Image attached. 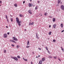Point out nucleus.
Instances as JSON below:
<instances>
[{"mask_svg": "<svg viewBox=\"0 0 64 64\" xmlns=\"http://www.w3.org/2000/svg\"><path fill=\"white\" fill-rule=\"evenodd\" d=\"M7 34L8 35H9V34H10V33H9V32H8Z\"/></svg>", "mask_w": 64, "mask_h": 64, "instance_id": "obj_44", "label": "nucleus"}, {"mask_svg": "<svg viewBox=\"0 0 64 64\" xmlns=\"http://www.w3.org/2000/svg\"><path fill=\"white\" fill-rule=\"evenodd\" d=\"M62 51H63V52H64V49H62Z\"/></svg>", "mask_w": 64, "mask_h": 64, "instance_id": "obj_35", "label": "nucleus"}, {"mask_svg": "<svg viewBox=\"0 0 64 64\" xmlns=\"http://www.w3.org/2000/svg\"><path fill=\"white\" fill-rule=\"evenodd\" d=\"M12 41H13V40H10V42H12Z\"/></svg>", "mask_w": 64, "mask_h": 64, "instance_id": "obj_37", "label": "nucleus"}, {"mask_svg": "<svg viewBox=\"0 0 64 64\" xmlns=\"http://www.w3.org/2000/svg\"><path fill=\"white\" fill-rule=\"evenodd\" d=\"M10 16H11V17H12V15H10Z\"/></svg>", "mask_w": 64, "mask_h": 64, "instance_id": "obj_56", "label": "nucleus"}, {"mask_svg": "<svg viewBox=\"0 0 64 64\" xmlns=\"http://www.w3.org/2000/svg\"><path fill=\"white\" fill-rule=\"evenodd\" d=\"M46 50H48V48H47V47H46Z\"/></svg>", "mask_w": 64, "mask_h": 64, "instance_id": "obj_34", "label": "nucleus"}, {"mask_svg": "<svg viewBox=\"0 0 64 64\" xmlns=\"http://www.w3.org/2000/svg\"><path fill=\"white\" fill-rule=\"evenodd\" d=\"M28 12L29 13H30V14H32V12H31V10H28Z\"/></svg>", "mask_w": 64, "mask_h": 64, "instance_id": "obj_8", "label": "nucleus"}, {"mask_svg": "<svg viewBox=\"0 0 64 64\" xmlns=\"http://www.w3.org/2000/svg\"><path fill=\"white\" fill-rule=\"evenodd\" d=\"M38 8V6H36L35 7V9L36 10H37V8Z\"/></svg>", "mask_w": 64, "mask_h": 64, "instance_id": "obj_22", "label": "nucleus"}, {"mask_svg": "<svg viewBox=\"0 0 64 64\" xmlns=\"http://www.w3.org/2000/svg\"><path fill=\"white\" fill-rule=\"evenodd\" d=\"M30 45V44H29V40H28V41L27 46H28V45Z\"/></svg>", "mask_w": 64, "mask_h": 64, "instance_id": "obj_12", "label": "nucleus"}, {"mask_svg": "<svg viewBox=\"0 0 64 64\" xmlns=\"http://www.w3.org/2000/svg\"><path fill=\"white\" fill-rule=\"evenodd\" d=\"M25 3V1H24L23 2V4H24Z\"/></svg>", "mask_w": 64, "mask_h": 64, "instance_id": "obj_38", "label": "nucleus"}, {"mask_svg": "<svg viewBox=\"0 0 64 64\" xmlns=\"http://www.w3.org/2000/svg\"><path fill=\"white\" fill-rule=\"evenodd\" d=\"M60 8L62 10H64V7L63 5H62L60 7Z\"/></svg>", "mask_w": 64, "mask_h": 64, "instance_id": "obj_3", "label": "nucleus"}, {"mask_svg": "<svg viewBox=\"0 0 64 64\" xmlns=\"http://www.w3.org/2000/svg\"><path fill=\"white\" fill-rule=\"evenodd\" d=\"M55 20H55V18H53V22H55Z\"/></svg>", "mask_w": 64, "mask_h": 64, "instance_id": "obj_14", "label": "nucleus"}, {"mask_svg": "<svg viewBox=\"0 0 64 64\" xmlns=\"http://www.w3.org/2000/svg\"><path fill=\"white\" fill-rule=\"evenodd\" d=\"M0 6H1V5H0Z\"/></svg>", "mask_w": 64, "mask_h": 64, "instance_id": "obj_63", "label": "nucleus"}, {"mask_svg": "<svg viewBox=\"0 0 64 64\" xmlns=\"http://www.w3.org/2000/svg\"><path fill=\"white\" fill-rule=\"evenodd\" d=\"M7 21L8 22H9V20H8V19H7Z\"/></svg>", "mask_w": 64, "mask_h": 64, "instance_id": "obj_43", "label": "nucleus"}, {"mask_svg": "<svg viewBox=\"0 0 64 64\" xmlns=\"http://www.w3.org/2000/svg\"><path fill=\"white\" fill-rule=\"evenodd\" d=\"M53 42H55V40H53Z\"/></svg>", "mask_w": 64, "mask_h": 64, "instance_id": "obj_39", "label": "nucleus"}, {"mask_svg": "<svg viewBox=\"0 0 64 64\" xmlns=\"http://www.w3.org/2000/svg\"><path fill=\"white\" fill-rule=\"evenodd\" d=\"M23 59L24 60H25V58H23Z\"/></svg>", "mask_w": 64, "mask_h": 64, "instance_id": "obj_50", "label": "nucleus"}, {"mask_svg": "<svg viewBox=\"0 0 64 64\" xmlns=\"http://www.w3.org/2000/svg\"><path fill=\"white\" fill-rule=\"evenodd\" d=\"M49 28H50V27H51V26L50 25L49 26Z\"/></svg>", "mask_w": 64, "mask_h": 64, "instance_id": "obj_48", "label": "nucleus"}, {"mask_svg": "<svg viewBox=\"0 0 64 64\" xmlns=\"http://www.w3.org/2000/svg\"><path fill=\"white\" fill-rule=\"evenodd\" d=\"M34 6H35V5L34 4L33 5V7H34Z\"/></svg>", "mask_w": 64, "mask_h": 64, "instance_id": "obj_52", "label": "nucleus"}, {"mask_svg": "<svg viewBox=\"0 0 64 64\" xmlns=\"http://www.w3.org/2000/svg\"><path fill=\"white\" fill-rule=\"evenodd\" d=\"M32 54H34V52H32Z\"/></svg>", "mask_w": 64, "mask_h": 64, "instance_id": "obj_58", "label": "nucleus"}, {"mask_svg": "<svg viewBox=\"0 0 64 64\" xmlns=\"http://www.w3.org/2000/svg\"><path fill=\"white\" fill-rule=\"evenodd\" d=\"M46 15H47V13H45L44 14V15H45V16H46Z\"/></svg>", "mask_w": 64, "mask_h": 64, "instance_id": "obj_29", "label": "nucleus"}, {"mask_svg": "<svg viewBox=\"0 0 64 64\" xmlns=\"http://www.w3.org/2000/svg\"><path fill=\"white\" fill-rule=\"evenodd\" d=\"M62 2H60V4H62Z\"/></svg>", "mask_w": 64, "mask_h": 64, "instance_id": "obj_59", "label": "nucleus"}, {"mask_svg": "<svg viewBox=\"0 0 64 64\" xmlns=\"http://www.w3.org/2000/svg\"><path fill=\"white\" fill-rule=\"evenodd\" d=\"M6 19H7L8 17H7V15H6Z\"/></svg>", "mask_w": 64, "mask_h": 64, "instance_id": "obj_31", "label": "nucleus"}, {"mask_svg": "<svg viewBox=\"0 0 64 64\" xmlns=\"http://www.w3.org/2000/svg\"><path fill=\"white\" fill-rule=\"evenodd\" d=\"M40 55H38V57H40Z\"/></svg>", "mask_w": 64, "mask_h": 64, "instance_id": "obj_61", "label": "nucleus"}, {"mask_svg": "<svg viewBox=\"0 0 64 64\" xmlns=\"http://www.w3.org/2000/svg\"><path fill=\"white\" fill-rule=\"evenodd\" d=\"M12 59H15V57H12Z\"/></svg>", "mask_w": 64, "mask_h": 64, "instance_id": "obj_33", "label": "nucleus"}, {"mask_svg": "<svg viewBox=\"0 0 64 64\" xmlns=\"http://www.w3.org/2000/svg\"><path fill=\"white\" fill-rule=\"evenodd\" d=\"M50 18H51V16H50Z\"/></svg>", "mask_w": 64, "mask_h": 64, "instance_id": "obj_64", "label": "nucleus"}, {"mask_svg": "<svg viewBox=\"0 0 64 64\" xmlns=\"http://www.w3.org/2000/svg\"><path fill=\"white\" fill-rule=\"evenodd\" d=\"M14 6L16 7H17V4H14Z\"/></svg>", "mask_w": 64, "mask_h": 64, "instance_id": "obj_16", "label": "nucleus"}, {"mask_svg": "<svg viewBox=\"0 0 64 64\" xmlns=\"http://www.w3.org/2000/svg\"><path fill=\"white\" fill-rule=\"evenodd\" d=\"M20 47V46H18V45H17L16 46V48H19V47Z\"/></svg>", "mask_w": 64, "mask_h": 64, "instance_id": "obj_25", "label": "nucleus"}, {"mask_svg": "<svg viewBox=\"0 0 64 64\" xmlns=\"http://www.w3.org/2000/svg\"><path fill=\"white\" fill-rule=\"evenodd\" d=\"M31 25H34V22H32V23L31 24Z\"/></svg>", "mask_w": 64, "mask_h": 64, "instance_id": "obj_26", "label": "nucleus"}, {"mask_svg": "<svg viewBox=\"0 0 64 64\" xmlns=\"http://www.w3.org/2000/svg\"><path fill=\"white\" fill-rule=\"evenodd\" d=\"M16 23H18V22H19V18H18V17H17L16 18Z\"/></svg>", "mask_w": 64, "mask_h": 64, "instance_id": "obj_5", "label": "nucleus"}, {"mask_svg": "<svg viewBox=\"0 0 64 64\" xmlns=\"http://www.w3.org/2000/svg\"><path fill=\"white\" fill-rule=\"evenodd\" d=\"M2 3V1H0V3Z\"/></svg>", "mask_w": 64, "mask_h": 64, "instance_id": "obj_47", "label": "nucleus"}, {"mask_svg": "<svg viewBox=\"0 0 64 64\" xmlns=\"http://www.w3.org/2000/svg\"><path fill=\"white\" fill-rule=\"evenodd\" d=\"M31 22H30V23H29V25H31Z\"/></svg>", "mask_w": 64, "mask_h": 64, "instance_id": "obj_40", "label": "nucleus"}, {"mask_svg": "<svg viewBox=\"0 0 64 64\" xmlns=\"http://www.w3.org/2000/svg\"><path fill=\"white\" fill-rule=\"evenodd\" d=\"M12 46L13 47H14V45L13 44H12Z\"/></svg>", "mask_w": 64, "mask_h": 64, "instance_id": "obj_36", "label": "nucleus"}, {"mask_svg": "<svg viewBox=\"0 0 64 64\" xmlns=\"http://www.w3.org/2000/svg\"><path fill=\"white\" fill-rule=\"evenodd\" d=\"M10 20H11V22L13 21V18H10Z\"/></svg>", "mask_w": 64, "mask_h": 64, "instance_id": "obj_21", "label": "nucleus"}, {"mask_svg": "<svg viewBox=\"0 0 64 64\" xmlns=\"http://www.w3.org/2000/svg\"><path fill=\"white\" fill-rule=\"evenodd\" d=\"M28 5H29V7H31V6H33V4H30L29 3L28 4Z\"/></svg>", "mask_w": 64, "mask_h": 64, "instance_id": "obj_7", "label": "nucleus"}, {"mask_svg": "<svg viewBox=\"0 0 64 64\" xmlns=\"http://www.w3.org/2000/svg\"><path fill=\"white\" fill-rule=\"evenodd\" d=\"M36 58H38V56H36Z\"/></svg>", "mask_w": 64, "mask_h": 64, "instance_id": "obj_55", "label": "nucleus"}, {"mask_svg": "<svg viewBox=\"0 0 64 64\" xmlns=\"http://www.w3.org/2000/svg\"><path fill=\"white\" fill-rule=\"evenodd\" d=\"M24 61H28V60L26 59H24Z\"/></svg>", "mask_w": 64, "mask_h": 64, "instance_id": "obj_30", "label": "nucleus"}, {"mask_svg": "<svg viewBox=\"0 0 64 64\" xmlns=\"http://www.w3.org/2000/svg\"><path fill=\"white\" fill-rule=\"evenodd\" d=\"M48 50V52L49 53V54H50V52H49V50Z\"/></svg>", "mask_w": 64, "mask_h": 64, "instance_id": "obj_46", "label": "nucleus"}, {"mask_svg": "<svg viewBox=\"0 0 64 64\" xmlns=\"http://www.w3.org/2000/svg\"><path fill=\"white\" fill-rule=\"evenodd\" d=\"M54 59H56V57H54Z\"/></svg>", "mask_w": 64, "mask_h": 64, "instance_id": "obj_42", "label": "nucleus"}, {"mask_svg": "<svg viewBox=\"0 0 64 64\" xmlns=\"http://www.w3.org/2000/svg\"><path fill=\"white\" fill-rule=\"evenodd\" d=\"M61 49H63V48L62 47H61Z\"/></svg>", "mask_w": 64, "mask_h": 64, "instance_id": "obj_51", "label": "nucleus"}, {"mask_svg": "<svg viewBox=\"0 0 64 64\" xmlns=\"http://www.w3.org/2000/svg\"><path fill=\"white\" fill-rule=\"evenodd\" d=\"M6 28H8V26H6Z\"/></svg>", "mask_w": 64, "mask_h": 64, "instance_id": "obj_60", "label": "nucleus"}, {"mask_svg": "<svg viewBox=\"0 0 64 64\" xmlns=\"http://www.w3.org/2000/svg\"><path fill=\"white\" fill-rule=\"evenodd\" d=\"M14 58L15 59H14V60H16V61H18V58H17L15 57Z\"/></svg>", "mask_w": 64, "mask_h": 64, "instance_id": "obj_11", "label": "nucleus"}, {"mask_svg": "<svg viewBox=\"0 0 64 64\" xmlns=\"http://www.w3.org/2000/svg\"><path fill=\"white\" fill-rule=\"evenodd\" d=\"M51 33H52V32H50L48 34L50 35H51Z\"/></svg>", "mask_w": 64, "mask_h": 64, "instance_id": "obj_20", "label": "nucleus"}, {"mask_svg": "<svg viewBox=\"0 0 64 64\" xmlns=\"http://www.w3.org/2000/svg\"><path fill=\"white\" fill-rule=\"evenodd\" d=\"M63 24H60V26H61V27H62V28H63Z\"/></svg>", "mask_w": 64, "mask_h": 64, "instance_id": "obj_18", "label": "nucleus"}, {"mask_svg": "<svg viewBox=\"0 0 64 64\" xmlns=\"http://www.w3.org/2000/svg\"><path fill=\"white\" fill-rule=\"evenodd\" d=\"M31 64H33V63H32V62H31Z\"/></svg>", "mask_w": 64, "mask_h": 64, "instance_id": "obj_54", "label": "nucleus"}, {"mask_svg": "<svg viewBox=\"0 0 64 64\" xmlns=\"http://www.w3.org/2000/svg\"><path fill=\"white\" fill-rule=\"evenodd\" d=\"M48 58H53V57H52V56H48Z\"/></svg>", "mask_w": 64, "mask_h": 64, "instance_id": "obj_17", "label": "nucleus"}, {"mask_svg": "<svg viewBox=\"0 0 64 64\" xmlns=\"http://www.w3.org/2000/svg\"><path fill=\"white\" fill-rule=\"evenodd\" d=\"M20 17H22V15L21 14H20Z\"/></svg>", "mask_w": 64, "mask_h": 64, "instance_id": "obj_28", "label": "nucleus"}, {"mask_svg": "<svg viewBox=\"0 0 64 64\" xmlns=\"http://www.w3.org/2000/svg\"><path fill=\"white\" fill-rule=\"evenodd\" d=\"M12 42H14V43H16V42H15V41H14V40H12Z\"/></svg>", "mask_w": 64, "mask_h": 64, "instance_id": "obj_24", "label": "nucleus"}, {"mask_svg": "<svg viewBox=\"0 0 64 64\" xmlns=\"http://www.w3.org/2000/svg\"><path fill=\"white\" fill-rule=\"evenodd\" d=\"M21 20L19 21V20L18 21V24L19 25V26H21Z\"/></svg>", "mask_w": 64, "mask_h": 64, "instance_id": "obj_2", "label": "nucleus"}, {"mask_svg": "<svg viewBox=\"0 0 64 64\" xmlns=\"http://www.w3.org/2000/svg\"><path fill=\"white\" fill-rule=\"evenodd\" d=\"M45 60V58H42V61H44Z\"/></svg>", "mask_w": 64, "mask_h": 64, "instance_id": "obj_13", "label": "nucleus"}, {"mask_svg": "<svg viewBox=\"0 0 64 64\" xmlns=\"http://www.w3.org/2000/svg\"><path fill=\"white\" fill-rule=\"evenodd\" d=\"M42 63V60L40 61L39 62V64H41Z\"/></svg>", "mask_w": 64, "mask_h": 64, "instance_id": "obj_10", "label": "nucleus"}, {"mask_svg": "<svg viewBox=\"0 0 64 64\" xmlns=\"http://www.w3.org/2000/svg\"><path fill=\"white\" fill-rule=\"evenodd\" d=\"M24 31H26V29H25Z\"/></svg>", "mask_w": 64, "mask_h": 64, "instance_id": "obj_49", "label": "nucleus"}, {"mask_svg": "<svg viewBox=\"0 0 64 64\" xmlns=\"http://www.w3.org/2000/svg\"><path fill=\"white\" fill-rule=\"evenodd\" d=\"M36 38H37V39H39V38L38 36V33H37L36 34Z\"/></svg>", "mask_w": 64, "mask_h": 64, "instance_id": "obj_6", "label": "nucleus"}, {"mask_svg": "<svg viewBox=\"0 0 64 64\" xmlns=\"http://www.w3.org/2000/svg\"><path fill=\"white\" fill-rule=\"evenodd\" d=\"M64 30H62V31H61L62 33V32H64Z\"/></svg>", "mask_w": 64, "mask_h": 64, "instance_id": "obj_41", "label": "nucleus"}, {"mask_svg": "<svg viewBox=\"0 0 64 64\" xmlns=\"http://www.w3.org/2000/svg\"><path fill=\"white\" fill-rule=\"evenodd\" d=\"M40 16H42V14Z\"/></svg>", "mask_w": 64, "mask_h": 64, "instance_id": "obj_62", "label": "nucleus"}, {"mask_svg": "<svg viewBox=\"0 0 64 64\" xmlns=\"http://www.w3.org/2000/svg\"><path fill=\"white\" fill-rule=\"evenodd\" d=\"M38 3H39V2H40L39 1H38Z\"/></svg>", "mask_w": 64, "mask_h": 64, "instance_id": "obj_53", "label": "nucleus"}, {"mask_svg": "<svg viewBox=\"0 0 64 64\" xmlns=\"http://www.w3.org/2000/svg\"><path fill=\"white\" fill-rule=\"evenodd\" d=\"M4 53H6V50H4Z\"/></svg>", "mask_w": 64, "mask_h": 64, "instance_id": "obj_23", "label": "nucleus"}, {"mask_svg": "<svg viewBox=\"0 0 64 64\" xmlns=\"http://www.w3.org/2000/svg\"><path fill=\"white\" fill-rule=\"evenodd\" d=\"M38 49L39 50H41V48H38Z\"/></svg>", "mask_w": 64, "mask_h": 64, "instance_id": "obj_45", "label": "nucleus"}, {"mask_svg": "<svg viewBox=\"0 0 64 64\" xmlns=\"http://www.w3.org/2000/svg\"><path fill=\"white\" fill-rule=\"evenodd\" d=\"M12 39L14 40V41H17V40H18V39H17L15 36L12 38Z\"/></svg>", "mask_w": 64, "mask_h": 64, "instance_id": "obj_1", "label": "nucleus"}, {"mask_svg": "<svg viewBox=\"0 0 64 64\" xmlns=\"http://www.w3.org/2000/svg\"><path fill=\"white\" fill-rule=\"evenodd\" d=\"M17 57L18 58V59H20V56H17Z\"/></svg>", "mask_w": 64, "mask_h": 64, "instance_id": "obj_19", "label": "nucleus"}, {"mask_svg": "<svg viewBox=\"0 0 64 64\" xmlns=\"http://www.w3.org/2000/svg\"><path fill=\"white\" fill-rule=\"evenodd\" d=\"M30 46H29V45H28V46H26V48H29V47Z\"/></svg>", "mask_w": 64, "mask_h": 64, "instance_id": "obj_27", "label": "nucleus"}, {"mask_svg": "<svg viewBox=\"0 0 64 64\" xmlns=\"http://www.w3.org/2000/svg\"><path fill=\"white\" fill-rule=\"evenodd\" d=\"M30 1L31 2V1H32V0H30Z\"/></svg>", "mask_w": 64, "mask_h": 64, "instance_id": "obj_57", "label": "nucleus"}, {"mask_svg": "<svg viewBox=\"0 0 64 64\" xmlns=\"http://www.w3.org/2000/svg\"><path fill=\"white\" fill-rule=\"evenodd\" d=\"M4 38H7V34H4Z\"/></svg>", "mask_w": 64, "mask_h": 64, "instance_id": "obj_4", "label": "nucleus"}, {"mask_svg": "<svg viewBox=\"0 0 64 64\" xmlns=\"http://www.w3.org/2000/svg\"><path fill=\"white\" fill-rule=\"evenodd\" d=\"M56 24H54L53 27L54 28H56Z\"/></svg>", "mask_w": 64, "mask_h": 64, "instance_id": "obj_9", "label": "nucleus"}, {"mask_svg": "<svg viewBox=\"0 0 64 64\" xmlns=\"http://www.w3.org/2000/svg\"><path fill=\"white\" fill-rule=\"evenodd\" d=\"M60 1H61V0H58V4H59L60 3Z\"/></svg>", "mask_w": 64, "mask_h": 64, "instance_id": "obj_15", "label": "nucleus"}, {"mask_svg": "<svg viewBox=\"0 0 64 64\" xmlns=\"http://www.w3.org/2000/svg\"><path fill=\"white\" fill-rule=\"evenodd\" d=\"M58 59L60 61H61V60L59 59V58H58Z\"/></svg>", "mask_w": 64, "mask_h": 64, "instance_id": "obj_32", "label": "nucleus"}]
</instances>
